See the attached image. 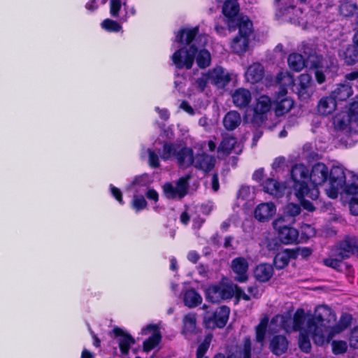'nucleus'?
<instances>
[{
    "label": "nucleus",
    "mask_w": 358,
    "mask_h": 358,
    "mask_svg": "<svg viewBox=\"0 0 358 358\" xmlns=\"http://www.w3.org/2000/svg\"><path fill=\"white\" fill-rule=\"evenodd\" d=\"M269 318L267 315L264 316L255 327V340L256 343L259 345L257 348L258 351H261L264 343L266 330L268 323Z\"/></svg>",
    "instance_id": "obj_33"
},
{
    "label": "nucleus",
    "mask_w": 358,
    "mask_h": 358,
    "mask_svg": "<svg viewBox=\"0 0 358 358\" xmlns=\"http://www.w3.org/2000/svg\"><path fill=\"white\" fill-rule=\"evenodd\" d=\"M147 178L148 176L144 175L136 177L129 187H131L135 185H144Z\"/></svg>",
    "instance_id": "obj_59"
},
{
    "label": "nucleus",
    "mask_w": 358,
    "mask_h": 358,
    "mask_svg": "<svg viewBox=\"0 0 358 358\" xmlns=\"http://www.w3.org/2000/svg\"><path fill=\"white\" fill-rule=\"evenodd\" d=\"M208 83H210V77L208 76V73H203L196 80L195 86L199 91L202 92L207 87Z\"/></svg>",
    "instance_id": "obj_50"
},
{
    "label": "nucleus",
    "mask_w": 358,
    "mask_h": 358,
    "mask_svg": "<svg viewBox=\"0 0 358 358\" xmlns=\"http://www.w3.org/2000/svg\"><path fill=\"white\" fill-rule=\"evenodd\" d=\"M334 255L336 257L335 259H326L324 260V263L326 266L332 267L334 268H338L341 266V262L343 259L338 255V252L335 250Z\"/></svg>",
    "instance_id": "obj_52"
},
{
    "label": "nucleus",
    "mask_w": 358,
    "mask_h": 358,
    "mask_svg": "<svg viewBox=\"0 0 358 358\" xmlns=\"http://www.w3.org/2000/svg\"><path fill=\"white\" fill-rule=\"evenodd\" d=\"M349 343L350 347L355 349H358V326L352 330L349 338Z\"/></svg>",
    "instance_id": "obj_53"
},
{
    "label": "nucleus",
    "mask_w": 358,
    "mask_h": 358,
    "mask_svg": "<svg viewBox=\"0 0 358 358\" xmlns=\"http://www.w3.org/2000/svg\"><path fill=\"white\" fill-rule=\"evenodd\" d=\"M289 342L283 335H274L269 339L268 349L276 356L285 354L288 350Z\"/></svg>",
    "instance_id": "obj_19"
},
{
    "label": "nucleus",
    "mask_w": 358,
    "mask_h": 358,
    "mask_svg": "<svg viewBox=\"0 0 358 358\" xmlns=\"http://www.w3.org/2000/svg\"><path fill=\"white\" fill-rule=\"evenodd\" d=\"M199 27L185 28L180 29L176 35V41L180 43L189 45V48L185 47L179 49L172 56V59L177 68H192L195 59L196 52L194 41H199L201 46L207 42L206 35L198 34Z\"/></svg>",
    "instance_id": "obj_2"
},
{
    "label": "nucleus",
    "mask_w": 358,
    "mask_h": 358,
    "mask_svg": "<svg viewBox=\"0 0 358 358\" xmlns=\"http://www.w3.org/2000/svg\"><path fill=\"white\" fill-rule=\"evenodd\" d=\"M264 77V68L259 63H253L245 72V78L250 83H256Z\"/></svg>",
    "instance_id": "obj_26"
},
{
    "label": "nucleus",
    "mask_w": 358,
    "mask_h": 358,
    "mask_svg": "<svg viewBox=\"0 0 358 358\" xmlns=\"http://www.w3.org/2000/svg\"><path fill=\"white\" fill-rule=\"evenodd\" d=\"M312 253V251L308 248H299L296 250V255L303 258L308 257Z\"/></svg>",
    "instance_id": "obj_60"
},
{
    "label": "nucleus",
    "mask_w": 358,
    "mask_h": 358,
    "mask_svg": "<svg viewBox=\"0 0 358 358\" xmlns=\"http://www.w3.org/2000/svg\"><path fill=\"white\" fill-rule=\"evenodd\" d=\"M278 84L279 85V91L283 88L287 90V87L294 84V78L287 71L280 73L276 78Z\"/></svg>",
    "instance_id": "obj_40"
},
{
    "label": "nucleus",
    "mask_w": 358,
    "mask_h": 358,
    "mask_svg": "<svg viewBox=\"0 0 358 358\" xmlns=\"http://www.w3.org/2000/svg\"><path fill=\"white\" fill-rule=\"evenodd\" d=\"M348 345L345 341H334L332 342V350L336 355L343 354L346 352Z\"/></svg>",
    "instance_id": "obj_51"
},
{
    "label": "nucleus",
    "mask_w": 358,
    "mask_h": 358,
    "mask_svg": "<svg viewBox=\"0 0 358 358\" xmlns=\"http://www.w3.org/2000/svg\"><path fill=\"white\" fill-rule=\"evenodd\" d=\"M123 6L122 0L110 1V14L113 17H119V12Z\"/></svg>",
    "instance_id": "obj_49"
},
{
    "label": "nucleus",
    "mask_w": 358,
    "mask_h": 358,
    "mask_svg": "<svg viewBox=\"0 0 358 358\" xmlns=\"http://www.w3.org/2000/svg\"><path fill=\"white\" fill-rule=\"evenodd\" d=\"M101 27L110 32H118L122 29V26L119 23L110 19L104 20L101 23Z\"/></svg>",
    "instance_id": "obj_45"
},
{
    "label": "nucleus",
    "mask_w": 358,
    "mask_h": 358,
    "mask_svg": "<svg viewBox=\"0 0 358 358\" xmlns=\"http://www.w3.org/2000/svg\"><path fill=\"white\" fill-rule=\"evenodd\" d=\"M309 173L308 169L301 164H296L292 169L291 176L294 182V189L298 199L308 196L314 200L319 196L318 189L315 187L310 188L304 181L309 176Z\"/></svg>",
    "instance_id": "obj_4"
},
{
    "label": "nucleus",
    "mask_w": 358,
    "mask_h": 358,
    "mask_svg": "<svg viewBox=\"0 0 358 358\" xmlns=\"http://www.w3.org/2000/svg\"><path fill=\"white\" fill-rule=\"evenodd\" d=\"M148 154V160L149 165L152 168H157L159 166V160L158 155L152 148L146 150Z\"/></svg>",
    "instance_id": "obj_48"
},
{
    "label": "nucleus",
    "mask_w": 358,
    "mask_h": 358,
    "mask_svg": "<svg viewBox=\"0 0 358 358\" xmlns=\"http://www.w3.org/2000/svg\"><path fill=\"white\" fill-rule=\"evenodd\" d=\"M336 108V101L331 96L322 97L317 104V110L323 115L331 114Z\"/></svg>",
    "instance_id": "obj_35"
},
{
    "label": "nucleus",
    "mask_w": 358,
    "mask_h": 358,
    "mask_svg": "<svg viewBox=\"0 0 358 358\" xmlns=\"http://www.w3.org/2000/svg\"><path fill=\"white\" fill-rule=\"evenodd\" d=\"M287 91L284 88L276 92L274 104L275 113L278 116L288 113L294 106V101L287 96Z\"/></svg>",
    "instance_id": "obj_15"
},
{
    "label": "nucleus",
    "mask_w": 358,
    "mask_h": 358,
    "mask_svg": "<svg viewBox=\"0 0 358 358\" xmlns=\"http://www.w3.org/2000/svg\"><path fill=\"white\" fill-rule=\"evenodd\" d=\"M301 213V207L293 203L287 204L284 209L285 217H294Z\"/></svg>",
    "instance_id": "obj_47"
},
{
    "label": "nucleus",
    "mask_w": 358,
    "mask_h": 358,
    "mask_svg": "<svg viewBox=\"0 0 358 358\" xmlns=\"http://www.w3.org/2000/svg\"><path fill=\"white\" fill-rule=\"evenodd\" d=\"M334 124L338 130L350 132L358 126V102L351 104L348 113H341L334 118Z\"/></svg>",
    "instance_id": "obj_6"
},
{
    "label": "nucleus",
    "mask_w": 358,
    "mask_h": 358,
    "mask_svg": "<svg viewBox=\"0 0 358 358\" xmlns=\"http://www.w3.org/2000/svg\"><path fill=\"white\" fill-rule=\"evenodd\" d=\"M178 164L182 168L189 167L194 164V157L193 151L189 148H182L180 149L176 155Z\"/></svg>",
    "instance_id": "obj_28"
},
{
    "label": "nucleus",
    "mask_w": 358,
    "mask_h": 358,
    "mask_svg": "<svg viewBox=\"0 0 358 358\" xmlns=\"http://www.w3.org/2000/svg\"><path fill=\"white\" fill-rule=\"evenodd\" d=\"M285 217H280L273 221V225L278 232V238L284 244H291L296 241L299 233L293 228L284 224Z\"/></svg>",
    "instance_id": "obj_9"
},
{
    "label": "nucleus",
    "mask_w": 358,
    "mask_h": 358,
    "mask_svg": "<svg viewBox=\"0 0 358 358\" xmlns=\"http://www.w3.org/2000/svg\"><path fill=\"white\" fill-rule=\"evenodd\" d=\"M123 6L125 11V15L122 17V20L123 22H126L129 17L136 15V10L134 6L129 8L125 0L123 2Z\"/></svg>",
    "instance_id": "obj_56"
},
{
    "label": "nucleus",
    "mask_w": 358,
    "mask_h": 358,
    "mask_svg": "<svg viewBox=\"0 0 358 358\" xmlns=\"http://www.w3.org/2000/svg\"><path fill=\"white\" fill-rule=\"evenodd\" d=\"M210 83L217 87H224L231 80L230 73L221 66H217L208 71Z\"/></svg>",
    "instance_id": "obj_17"
},
{
    "label": "nucleus",
    "mask_w": 358,
    "mask_h": 358,
    "mask_svg": "<svg viewBox=\"0 0 358 358\" xmlns=\"http://www.w3.org/2000/svg\"><path fill=\"white\" fill-rule=\"evenodd\" d=\"M182 301L185 306L192 308L200 305L203 299L195 289H187L182 292Z\"/></svg>",
    "instance_id": "obj_25"
},
{
    "label": "nucleus",
    "mask_w": 358,
    "mask_h": 358,
    "mask_svg": "<svg viewBox=\"0 0 358 358\" xmlns=\"http://www.w3.org/2000/svg\"><path fill=\"white\" fill-rule=\"evenodd\" d=\"M329 186L325 189L331 199L337 198L338 194L352 196L358 193V175L343 166H334L329 170Z\"/></svg>",
    "instance_id": "obj_3"
},
{
    "label": "nucleus",
    "mask_w": 358,
    "mask_h": 358,
    "mask_svg": "<svg viewBox=\"0 0 358 358\" xmlns=\"http://www.w3.org/2000/svg\"><path fill=\"white\" fill-rule=\"evenodd\" d=\"M232 150H234L236 152H238L241 150V146L237 143L236 139L230 136L224 137L218 148V152L229 155Z\"/></svg>",
    "instance_id": "obj_31"
},
{
    "label": "nucleus",
    "mask_w": 358,
    "mask_h": 358,
    "mask_svg": "<svg viewBox=\"0 0 358 358\" xmlns=\"http://www.w3.org/2000/svg\"><path fill=\"white\" fill-rule=\"evenodd\" d=\"M349 207L352 215H358V193L352 195L349 202Z\"/></svg>",
    "instance_id": "obj_54"
},
{
    "label": "nucleus",
    "mask_w": 358,
    "mask_h": 358,
    "mask_svg": "<svg viewBox=\"0 0 358 358\" xmlns=\"http://www.w3.org/2000/svg\"><path fill=\"white\" fill-rule=\"evenodd\" d=\"M116 336H120L119 345L122 354L127 355L131 346L134 344V339L129 334H124L121 329L115 328L113 330Z\"/></svg>",
    "instance_id": "obj_32"
},
{
    "label": "nucleus",
    "mask_w": 358,
    "mask_h": 358,
    "mask_svg": "<svg viewBox=\"0 0 358 358\" xmlns=\"http://www.w3.org/2000/svg\"><path fill=\"white\" fill-rule=\"evenodd\" d=\"M180 108L190 115L194 114V109L187 101H182L180 104Z\"/></svg>",
    "instance_id": "obj_64"
},
{
    "label": "nucleus",
    "mask_w": 358,
    "mask_h": 358,
    "mask_svg": "<svg viewBox=\"0 0 358 358\" xmlns=\"http://www.w3.org/2000/svg\"><path fill=\"white\" fill-rule=\"evenodd\" d=\"M336 320V315L327 306H317L313 315H306L303 310L296 311L293 318V329L299 331V345L301 350L308 352L311 348L309 337L318 345L329 343L324 332V322L329 323Z\"/></svg>",
    "instance_id": "obj_1"
},
{
    "label": "nucleus",
    "mask_w": 358,
    "mask_h": 358,
    "mask_svg": "<svg viewBox=\"0 0 358 358\" xmlns=\"http://www.w3.org/2000/svg\"><path fill=\"white\" fill-rule=\"evenodd\" d=\"M329 173V168L323 163L318 162L315 164L309 173V178L313 187L323 185L327 182Z\"/></svg>",
    "instance_id": "obj_13"
},
{
    "label": "nucleus",
    "mask_w": 358,
    "mask_h": 358,
    "mask_svg": "<svg viewBox=\"0 0 358 358\" xmlns=\"http://www.w3.org/2000/svg\"><path fill=\"white\" fill-rule=\"evenodd\" d=\"M251 352V341L250 338L246 337L243 341V358H250Z\"/></svg>",
    "instance_id": "obj_55"
},
{
    "label": "nucleus",
    "mask_w": 358,
    "mask_h": 358,
    "mask_svg": "<svg viewBox=\"0 0 358 358\" xmlns=\"http://www.w3.org/2000/svg\"><path fill=\"white\" fill-rule=\"evenodd\" d=\"M189 175L180 178L176 184L166 182L163 185V192L165 196L169 199H181L187 193L189 187Z\"/></svg>",
    "instance_id": "obj_7"
},
{
    "label": "nucleus",
    "mask_w": 358,
    "mask_h": 358,
    "mask_svg": "<svg viewBox=\"0 0 358 358\" xmlns=\"http://www.w3.org/2000/svg\"><path fill=\"white\" fill-rule=\"evenodd\" d=\"M110 192L116 200L121 204L123 203L122 192L120 189L115 187L113 185H110Z\"/></svg>",
    "instance_id": "obj_58"
},
{
    "label": "nucleus",
    "mask_w": 358,
    "mask_h": 358,
    "mask_svg": "<svg viewBox=\"0 0 358 358\" xmlns=\"http://www.w3.org/2000/svg\"><path fill=\"white\" fill-rule=\"evenodd\" d=\"M336 250L341 259L347 258L351 254L358 253V240L356 238H346Z\"/></svg>",
    "instance_id": "obj_21"
},
{
    "label": "nucleus",
    "mask_w": 358,
    "mask_h": 358,
    "mask_svg": "<svg viewBox=\"0 0 358 358\" xmlns=\"http://www.w3.org/2000/svg\"><path fill=\"white\" fill-rule=\"evenodd\" d=\"M291 321V318L289 315H275L271 320V324H276L279 328L289 330V322Z\"/></svg>",
    "instance_id": "obj_43"
},
{
    "label": "nucleus",
    "mask_w": 358,
    "mask_h": 358,
    "mask_svg": "<svg viewBox=\"0 0 358 358\" xmlns=\"http://www.w3.org/2000/svg\"><path fill=\"white\" fill-rule=\"evenodd\" d=\"M305 62L306 67L317 69L322 65V57H319L315 53L309 54L305 59Z\"/></svg>",
    "instance_id": "obj_46"
},
{
    "label": "nucleus",
    "mask_w": 358,
    "mask_h": 358,
    "mask_svg": "<svg viewBox=\"0 0 358 358\" xmlns=\"http://www.w3.org/2000/svg\"><path fill=\"white\" fill-rule=\"evenodd\" d=\"M276 208L272 202L262 203L256 206L254 215L259 222H268L275 214Z\"/></svg>",
    "instance_id": "obj_20"
},
{
    "label": "nucleus",
    "mask_w": 358,
    "mask_h": 358,
    "mask_svg": "<svg viewBox=\"0 0 358 358\" xmlns=\"http://www.w3.org/2000/svg\"><path fill=\"white\" fill-rule=\"evenodd\" d=\"M345 63L348 65L353 64L358 59V50L355 46H348L345 50L340 53Z\"/></svg>",
    "instance_id": "obj_39"
},
{
    "label": "nucleus",
    "mask_w": 358,
    "mask_h": 358,
    "mask_svg": "<svg viewBox=\"0 0 358 358\" xmlns=\"http://www.w3.org/2000/svg\"><path fill=\"white\" fill-rule=\"evenodd\" d=\"M262 187L265 192L275 197L281 196L284 194L286 188L284 184L280 183L277 180L271 178H268L264 182Z\"/></svg>",
    "instance_id": "obj_24"
},
{
    "label": "nucleus",
    "mask_w": 358,
    "mask_h": 358,
    "mask_svg": "<svg viewBox=\"0 0 358 358\" xmlns=\"http://www.w3.org/2000/svg\"><path fill=\"white\" fill-rule=\"evenodd\" d=\"M251 99L250 91L244 88L236 90L232 95L233 103L239 108L247 106Z\"/></svg>",
    "instance_id": "obj_29"
},
{
    "label": "nucleus",
    "mask_w": 358,
    "mask_h": 358,
    "mask_svg": "<svg viewBox=\"0 0 358 358\" xmlns=\"http://www.w3.org/2000/svg\"><path fill=\"white\" fill-rule=\"evenodd\" d=\"M131 204V207L138 213L146 208L147 201L143 196L134 194Z\"/></svg>",
    "instance_id": "obj_44"
},
{
    "label": "nucleus",
    "mask_w": 358,
    "mask_h": 358,
    "mask_svg": "<svg viewBox=\"0 0 358 358\" xmlns=\"http://www.w3.org/2000/svg\"><path fill=\"white\" fill-rule=\"evenodd\" d=\"M229 308L227 306H221L212 315L206 313L204 316V322L208 328H222L226 324L229 318Z\"/></svg>",
    "instance_id": "obj_10"
},
{
    "label": "nucleus",
    "mask_w": 358,
    "mask_h": 358,
    "mask_svg": "<svg viewBox=\"0 0 358 358\" xmlns=\"http://www.w3.org/2000/svg\"><path fill=\"white\" fill-rule=\"evenodd\" d=\"M145 194H146V196H147V198L148 199L152 200L155 202H157L158 201V199H159V194H158V193L157 192V191H155L153 189H148V191L146 192Z\"/></svg>",
    "instance_id": "obj_61"
},
{
    "label": "nucleus",
    "mask_w": 358,
    "mask_h": 358,
    "mask_svg": "<svg viewBox=\"0 0 358 358\" xmlns=\"http://www.w3.org/2000/svg\"><path fill=\"white\" fill-rule=\"evenodd\" d=\"M195 48L197 50L196 52V61L198 66L201 68H206L210 65L211 57L209 52L202 48L204 45L201 46L199 41L195 42Z\"/></svg>",
    "instance_id": "obj_34"
},
{
    "label": "nucleus",
    "mask_w": 358,
    "mask_h": 358,
    "mask_svg": "<svg viewBox=\"0 0 358 358\" xmlns=\"http://www.w3.org/2000/svg\"><path fill=\"white\" fill-rule=\"evenodd\" d=\"M315 76L316 80L319 84H322L325 81V76L323 73V72L322 71H320V69H317L315 70Z\"/></svg>",
    "instance_id": "obj_63"
},
{
    "label": "nucleus",
    "mask_w": 358,
    "mask_h": 358,
    "mask_svg": "<svg viewBox=\"0 0 358 358\" xmlns=\"http://www.w3.org/2000/svg\"><path fill=\"white\" fill-rule=\"evenodd\" d=\"M180 150L179 146L173 143H166L164 145L163 152L161 158L164 160L171 159L172 157H176Z\"/></svg>",
    "instance_id": "obj_41"
},
{
    "label": "nucleus",
    "mask_w": 358,
    "mask_h": 358,
    "mask_svg": "<svg viewBox=\"0 0 358 358\" xmlns=\"http://www.w3.org/2000/svg\"><path fill=\"white\" fill-rule=\"evenodd\" d=\"M352 94L351 85L347 83H340L336 85L331 92V96L336 101H343L348 99Z\"/></svg>",
    "instance_id": "obj_30"
},
{
    "label": "nucleus",
    "mask_w": 358,
    "mask_h": 358,
    "mask_svg": "<svg viewBox=\"0 0 358 358\" xmlns=\"http://www.w3.org/2000/svg\"><path fill=\"white\" fill-rule=\"evenodd\" d=\"M273 275V266L269 264L262 263L258 264L255 271V278L259 282H267Z\"/></svg>",
    "instance_id": "obj_27"
},
{
    "label": "nucleus",
    "mask_w": 358,
    "mask_h": 358,
    "mask_svg": "<svg viewBox=\"0 0 358 358\" xmlns=\"http://www.w3.org/2000/svg\"><path fill=\"white\" fill-rule=\"evenodd\" d=\"M335 320H336V319ZM351 320L352 317L350 315L344 314L341 317L339 322L334 326L331 327L330 324L336 321L330 322L329 323L324 322V332L326 334V336L328 337L329 342L336 334L341 333L347 329L350 325Z\"/></svg>",
    "instance_id": "obj_11"
},
{
    "label": "nucleus",
    "mask_w": 358,
    "mask_h": 358,
    "mask_svg": "<svg viewBox=\"0 0 358 358\" xmlns=\"http://www.w3.org/2000/svg\"><path fill=\"white\" fill-rule=\"evenodd\" d=\"M271 106V101L268 96H262L257 99L255 107V120L263 122L265 120V115L268 113Z\"/></svg>",
    "instance_id": "obj_22"
},
{
    "label": "nucleus",
    "mask_w": 358,
    "mask_h": 358,
    "mask_svg": "<svg viewBox=\"0 0 358 358\" xmlns=\"http://www.w3.org/2000/svg\"><path fill=\"white\" fill-rule=\"evenodd\" d=\"M285 162V157H276L273 160V162L271 164L272 169L275 171H278V170L280 169L284 166Z\"/></svg>",
    "instance_id": "obj_57"
},
{
    "label": "nucleus",
    "mask_w": 358,
    "mask_h": 358,
    "mask_svg": "<svg viewBox=\"0 0 358 358\" xmlns=\"http://www.w3.org/2000/svg\"><path fill=\"white\" fill-rule=\"evenodd\" d=\"M241 122L240 114L235 110L228 112L223 118V125L227 130H234Z\"/></svg>",
    "instance_id": "obj_36"
},
{
    "label": "nucleus",
    "mask_w": 358,
    "mask_h": 358,
    "mask_svg": "<svg viewBox=\"0 0 358 358\" xmlns=\"http://www.w3.org/2000/svg\"><path fill=\"white\" fill-rule=\"evenodd\" d=\"M232 292L224 285H214L210 286L206 292V299L213 303H218L222 300L231 298Z\"/></svg>",
    "instance_id": "obj_12"
},
{
    "label": "nucleus",
    "mask_w": 358,
    "mask_h": 358,
    "mask_svg": "<svg viewBox=\"0 0 358 358\" xmlns=\"http://www.w3.org/2000/svg\"><path fill=\"white\" fill-rule=\"evenodd\" d=\"M200 258L199 255L196 251H190L187 254V259L189 262L195 264Z\"/></svg>",
    "instance_id": "obj_62"
},
{
    "label": "nucleus",
    "mask_w": 358,
    "mask_h": 358,
    "mask_svg": "<svg viewBox=\"0 0 358 358\" xmlns=\"http://www.w3.org/2000/svg\"><path fill=\"white\" fill-rule=\"evenodd\" d=\"M289 260V254L287 251H283L275 255L273 263L278 269H282L288 264Z\"/></svg>",
    "instance_id": "obj_42"
},
{
    "label": "nucleus",
    "mask_w": 358,
    "mask_h": 358,
    "mask_svg": "<svg viewBox=\"0 0 358 358\" xmlns=\"http://www.w3.org/2000/svg\"><path fill=\"white\" fill-rule=\"evenodd\" d=\"M287 62L289 68L295 71H300L306 66L305 59L297 53L289 55Z\"/></svg>",
    "instance_id": "obj_38"
},
{
    "label": "nucleus",
    "mask_w": 358,
    "mask_h": 358,
    "mask_svg": "<svg viewBox=\"0 0 358 358\" xmlns=\"http://www.w3.org/2000/svg\"><path fill=\"white\" fill-rule=\"evenodd\" d=\"M183 328L182 333L185 336L193 334L196 328V315L193 313L186 314L182 319Z\"/></svg>",
    "instance_id": "obj_37"
},
{
    "label": "nucleus",
    "mask_w": 358,
    "mask_h": 358,
    "mask_svg": "<svg viewBox=\"0 0 358 358\" xmlns=\"http://www.w3.org/2000/svg\"><path fill=\"white\" fill-rule=\"evenodd\" d=\"M152 333V335L143 342V350L146 352H150L159 345L162 340V335L158 327L155 324L148 325L145 328L142 329L141 334L143 335H148Z\"/></svg>",
    "instance_id": "obj_14"
},
{
    "label": "nucleus",
    "mask_w": 358,
    "mask_h": 358,
    "mask_svg": "<svg viewBox=\"0 0 358 358\" xmlns=\"http://www.w3.org/2000/svg\"><path fill=\"white\" fill-rule=\"evenodd\" d=\"M237 27L238 34L232 39L230 46L235 54L242 55L248 49L250 38L252 34V23L248 17H244Z\"/></svg>",
    "instance_id": "obj_5"
},
{
    "label": "nucleus",
    "mask_w": 358,
    "mask_h": 358,
    "mask_svg": "<svg viewBox=\"0 0 358 358\" xmlns=\"http://www.w3.org/2000/svg\"><path fill=\"white\" fill-rule=\"evenodd\" d=\"M215 164V158L204 152L199 153L194 157V167L204 172L210 171Z\"/></svg>",
    "instance_id": "obj_23"
},
{
    "label": "nucleus",
    "mask_w": 358,
    "mask_h": 358,
    "mask_svg": "<svg viewBox=\"0 0 358 358\" xmlns=\"http://www.w3.org/2000/svg\"><path fill=\"white\" fill-rule=\"evenodd\" d=\"M239 10L238 3L236 0H226L222 6V13L225 17V23L229 29L232 31L240 25L241 20L247 16L238 15Z\"/></svg>",
    "instance_id": "obj_8"
},
{
    "label": "nucleus",
    "mask_w": 358,
    "mask_h": 358,
    "mask_svg": "<svg viewBox=\"0 0 358 358\" xmlns=\"http://www.w3.org/2000/svg\"><path fill=\"white\" fill-rule=\"evenodd\" d=\"M248 261L242 257H236L231 261V268L236 274L234 279L239 282H245L248 278Z\"/></svg>",
    "instance_id": "obj_16"
},
{
    "label": "nucleus",
    "mask_w": 358,
    "mask_h": 358,
    "mask_svg": "<svg viewBox=\"0 0 358 358\" xmlns=\"http://www.w3.org/2000/svg\"><path fill=\"white\" fill-rule=\"evenodd\" d=\"M311 76L308 73H303L298 78L297 83L294 85L293 90L301 99H307L311 94Z\"/></svg>",
    "instance_id": "obj_18"
}]
</instances>
